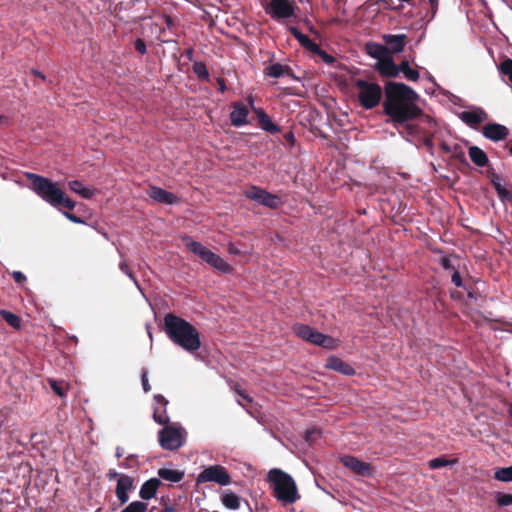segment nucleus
Masks as SVG:
<instances>
[{"mask_svg":"<svg viewBox=\"0 0 512 512\" xmlns=\"http://www.w3.org/2000/svg\"><path fill=\"white\" fill-rule=\"evenodd\" d=\"M399 73H403L405 78L409 81L416 82L420 78V74L417 70L410 67L408 61H402L398 66Z\"/></svg>","mask_w":512,"mask_h":512,"instance_id":"nucleus-27","label":"nucleus"},{"mask_svg":"<svg viewBox=\"0 0 512 512\" xmlns=\"http://www.w3.org/2000/svg\"><path fill=\"white\" fill-rule=\"evenodd\" d=\"M356 86L358 88V99L364 108L372 109L380 103L382 90L378 84L358 80Z\"/></svg>","mask_w":512,"mask_h":512,"instance_id":"nucleus-7","label":"nucleus"},{"mask_svg":"<svg viewBox=\"0 0 512 512\" xmlns=\"http://www.w3.org/2000/svg\"><path fill=\"white\" fill-rule=\"evenodd\" d=\"M222 504L231 510H236L240 506V498L235 493L228 491L222 496Z\"/></svg>","mask_w":512,"mask_h":512,"instance_id":"nucleus-29","label":"nucleus"},{"mask_svg":"<svg viewBox=\"0 0 512 512\" xmlns=\"http://www.w3.org/2000/svg\"><path fill=\"white\" fill-rule=\"evenodd\" d=\"M161 484L157 478H151L146 481L140 488L139 495L144 500H149L156 495L157 489Z\"/></svg>","mask_w":512,"mask_h":512,"instance_id":"nucleus-23","label":"nucleus"},{"mask_svg":"<svg viewBox=\"0 0 512 512\" xmlns=\"http://www.w3.org/2000/svg\"><path fill=\"white\" fill-rule=\"evenodd\" d=\"M214 482L220 486H227L231 483V477L227 469L222 465H211L203 469L197 478V484Z\"/></svg>","mask_w":512,"mask_h":512,"instance_id":"nucleus-9","label":"nucleus"},{"mask_svg":"<svg viewBox=\"0 0 512 512\" xmlns=\"http://www.w3.org/2000/svg\"><path fill=\"white\" fill-rule=\"evenodd\" d=\"M133 487V479L128 475H119L116 486V496L124 504L128 501V492Z\"/></svg>","mask_w":512,"mask_h":512,"instance_id":"nucleus-17","label":"nucleus"},{"mask_svg":"<svg viewBox=\"0 0 512 512\" xmlns=\"http://www.w3.org/2000/svg\"><path fill=\"white\" fill-rule=\"evenodd\" d=\"M13 278L14 280L17 282V283H22L26 277L24 276L23 273H21L20 271H14L13 272Z\"/></svg>","mask_w":512,"mask_h":512,"instance_id":"nucleus-47","label":"nucleus"},{"mask_svg":"<svg viewBox=\"0 0 512 512\" xmlns=\"http://www.w3.org/2000/svg\"><path fill=\"white\" fill-rule=\"evenodd\" d=\"M147 504L141 501L131 502L125 509L121 512H146Z\"/></svg>","mask_w":512,"mask_h":512,"instance_id":"nucleus-35","label":"nucleus"},{"mask_svg":"<svg viewBox=\"0 0 512 512\" xmlns=\"http://www.w3.org/2000/svg\"><path fill=\"white\" fill-rule=\"evenodd\" d=\"M383 40L386 43L389 53H400L404 50L406 45L405 34H386L383 35Z\"/></svg>","mask_w":512,"mask_h":512,"instance_id":"nucleus-18","label":"nucleus"},{"mask_svg":"<svg viewBox=\"0 0 512 512\" xmlns=\"http://www.w3.org/2000/svg\"><path fill=\"white\" fill-rule=\"evenodd\" d=\"M497 192L500 196H506L507 192L506 190L500 185V183L494 182Z\"/></svg>","mask_w":512,"mask_h":512,"instance_id":"nucleus-48","label":"nucleus"},{"mask_svg":"<svg viewBox=\"0 0 512 512\" xmlns=\"http://www.w3.org/2000/svg\"><path fill=\"white\" fill-rule=\"evenodd\" d=\"M162 512H176V510L171 506H167L162 510Z\"/></svg>","mask_w":512,"mask_h":512,"instance_id":"nucleus-53","label":"nucleus"},{"mask_svg":"<svg viewBox=\"0 0 512 512\" xmlns=\"http://www.w3.org/2000/svg\"><path fill=\"white\" fill-rule=\"evenodd\" d=\"M2 425H3V422H0V428L2 427Z\"/></svg>","mask_w":512,"mask_h":512,"instance_id":"nucleus-59","label":"nucleus"},{"mask_svg":"<svg viewBox=\"0 0 512 512\" xmlns=\"http://www.w3.org/2000/svg\"><path fill=\"white\" fill-rule=\"evenodd\" d=\"M469 157L475 165L480 167L485 166L488 162L486 153L477 146H472L469 148Z\"/></svg>","mask_w":512,"mask_h":512,"instance_id":"nucleus-24","label":"nucleus"},{"mask_svg":"<svg viewBox=\"0 0 512 512\" xmlns=\"http://www.w3.org/2000/svg\"><path fill=\"white\" fill-rule=\"evenodd\" d=\"M287 67L280 63H274L265 69V75L273 78H279L287 73Z\"/></svg>","mask_w":512,"mask_h":512,"instance_id":"nucleus-31","label":"nucleus"},{"mask_svg":"<svg viewBox=\"0 0 512 512\" xmlns=\"http://www.w3.org/2000/svg\"><path fill=\"white\" fill-rule=\"evenodd\" d=\"M7 122V118L4 115H0V125H3Z\"/></svg>","mask_w":512,"mask_h":512,"instance_id":"nucleus-54","label":"nucleus"},{"mask_svg":"<svg viewBox=\"0 0 512 512\" xmlns=\"http://www.w3.org/2000/svg\"><path fill=\"white\" fill-rule=\"evenodd\" d=\"M63 214L68 220H70L73 223H77V224L84 223V221L81 218H79L78 216H76L75 214H71L69 212H63Z\"/></svg>","mask_w":512,"mask_h":512,"instance_id":"nucleus-43","label":"nucleus"},{"mask_svg":"<svg viewBox=\"0 0 512 512\" xmlns=\"http://www.w3.org/2000/svg\"><path fill=\"white\" fill-rule=\"evenodd\" d=\"M164 325L171 341L187 352H195L201 347L199 332L186 320L173 314H168L164 318Z\"/></svg>","mask_w":512,"mask_h":512,"instance_id":"nucleus-2","label":"nucleus"},{"mask_svg":"<svg viewBox=\"0 0 512 512\" xmlns=\"http://www.w3.org/2000/svg\"><path fill=\"white\" fill-rule=\"evenodd\" d=\"M48 383L51 387V389L59 396V397H65L67 393V386L64 385L61 382L56 381L55 379H48Z\"/></svg>","mask_w":512,"mask_h":512,"instance_id":"nucleus-34","label":"nucleus"},{"mask_svg":"<svg viewBox=\"0 0 512 512\" xmlns=\"http://www.w3.org/2000/svg\"><path fill=\"white\" fill-rule=\"evenodd\" d=\"M193 71L194 73L200 77V78H203V79H207L209 74H208V71H207V68L205 66V64H203L202 62H196L194 63L193 65Z\"/></svg>","mask_w":512,"mask_h":512,"instance_id":"nucleus-39","label":"nucleus"},{"mask_svg":"<svg viewBox=\"0 0 512 512\" xmlns=\"http://www.w3.org/2000/svg\"><path fill=\"white\" fill-rule=\"evenodd\" d=\"M292 330L299 338L326 349L332 350L335 349L338 345L337 341L331 336L320 333L316 329L306 324H295L292 327Z\"/></svg>","mask_w":512,"mask_h":512,"instance_id":"nucleus-6","label":"nucleus"},{"mask_svg":"<svg viewBox=\"0 0 512 512\" xmlns=\"http://www.w3.org/2000/svg\"><path fill=\"white\" fill-rule=\"evenodd\" d=\"M376 68L386 77H397L399 75L398 66L394 63L390 54L380 61H377Z\"/></svg>","mask_w":512,"mask_h":512,"instance_id":"nucleus-20","label":"nucleus"},{"mask_svg":"<svg viewBox=\"0 0 512 512\" xmlns=\"http://www.w3.org/2000/svg\"><path fill=\"white\" fill-rule=\"evenodd\" d=\"M27 179L32 182L33 191L44 201L52 206H63L67 209H74L76 203L71 200L58 186L48 178L34 173H26Z\"/></svg>","mask_w":512,"mask_h":512,"instance_id":"nucleus-4","label":"nucleus"},{"mask_svg":"<svg viewBox=\"0 0 512 512\" xmlns=\"http://www.w3.org/2000/svg\"><path fill=\"white\" fill-rule=\"evenodd\" d=\"M68 186L71 191L78 194L80 197L84 199H90L98 192L97 189L87 187L79 180L70 181L68 183Z\"/></svg>","mask_w":512,"mask_h":512,"instance_id":"nucleus-22","label":"nucleus"},{"mask_svg":"<svg viewBox=\"0 0 512 512\" xmlns=\"http://www.w3.org/2000/svg\"><path fill=\"white\" fill-rule=\"evenodd\" d=\"M451 280L455 286H457V287L462 286V278L458 271H455L453 273Z\"/></svg>","mask_w":512,"mask_h":512,"instance_id":"nucleus-44","label":"nucleus"},{"mask_svg":"<svg viewBox=\"0 0 512 512\" xmlns=\"http://www.w3.org/2000/svg\"><path fill=\"white\" fill-rule=\"evenodd\" d=\"M148 195L152 200L158 203L171 205L179 202L176 195L157 186H150Z\"/></svg>","mask_w":512,"mask_h":512,"instance_id":"nucleus-12","label":"nucleus"},{"mask_svg":"<svg viewBox=\"0 0 512 512\" xmlns=\"http://www.w3.org/2000/svg\"><path fill=\"white\" fill-rule=\"evenodd\" d=\"M494 478L501 482H512V465L496 470Z\"/></svg>","mask_w":512,"mask_h":512,"instance_id":"nucleus-32","label":"nucleus"},{"mask_svg":"<svg viewBox=\"0 0 512 512\" xmlns=\"http://www.w3.org/2000/svg\"><path fill=\"white\" fill-rule=\"evenodd\" d=\"M257 116L261 127L268 132H278V127L271 121L270 117L262 110L257 111Z\"/></svg>","mask_w":512,"mask_h":512,"instance_id":"nucleus-30","label":"nucleus"},{"mask_svg":"<svg viewBox=\"0 0 512 512\" xmlns=\"http://www.w3.org/2000/svg\"><path fill=\"white\" fill-rule=\"evenodd\" d=\"M32 73H33L35 76L40 77L42 80H45V76H44L41 72H39V71H37V70H34Z\"/></svg>","mask_w":512,"mask_h":512,"instance_id":"nucleus-51","label":"nucleus"},{"mask_svg":"<svg viewBox=\"0 0 512 512\" xmlns=\"http://www.w3.org/2000/svg\"><path fill=\"white\" fill-rule=\"evenodd\" d=\"M290 32L294 35V37L300 42L302 46L305 48L311 50V51H318L319 46L314 43L312 40H310L306 35L302 34L298 29L295 27H290Z\"/></svg>","mask_w":512,"mask_h":512,"instance_id":"nucleus-25","label":"nucleus"},{"mask_svg":"<svg viewBox=\"0 0 512 512\" xmlns=\"http://www.w3.org/2000/svg\"><path fill=\"white\" fill-rule=\"evenodd\" d=\"M455 463V460H446L442 457L434 458L429 461V467L431 469H439L444 466L452 465Z\"/></svg>","mask_w":512,"mask_h":512,"instance_id":"nucleus-36","label":"nucleus"},{"mask_svg":"<svg viewBox=\"0 0 512 512\" xmlns=\"http://www.w3.org/2000/svg\"><path fill=\"white\" fill-rule=\"evenodd\" d=\"M244 195L246 198L271 209L279 207L282 203L281 199L277 195L271 194L256 186H252L247 189L244 192Z\"/></svg>","mask_w":512,"mask_h":512,"instance_id":"nucleus-11","label":"nucleus"},{"mask_svg":"<svg viewBox=\"0 0 512 512\" xmlns=\"http://www.w3.org/2000/svg\"><path fill=\"white\" fill-rule=\"evenodd\" d=\"M158 475L160 478L174 483L181 481L184 477L183 472L168 468L159 469Z\"/></svg>","mask_w":512,"mask_h":512,"instance_id":"nucleus-26","label":"nucleus"},{"mask_svg":"<svg viewBox=\"0 0 512 512\" xmlns=\"http://www.w3.org/2000/svg\"><path fill=\"white\" fill-rule=\"evenodd\" d=\"M248 102H249L250 106H253V104H254V99H253V97H252V96H249V97H248Z\"/></svg>","mask_w":512,"mask_h":512,"instance_id":"nucleus-55","label":"nucleus"},{"mask_svg":"<svg viewBox=\"0 0 512 512\" xmlns=\"http://www.w3.org/2000/svg\"><path fill=\"white\" fill-rule=\"evenodd\" d=\"M432 9L435 11L438 7V0H429Z\"/></svg>","mask_w":512,"mask_h":512,"instance_id":"nucleus-50","label":"nucleus"},{"mask_svg":"<svg viewBox=\"0 0 512 512\" xmlns=\"http://www.w3.org/2000/svg\"><path fill=\"white\" fill-rule=\"evenodd\" d=\"M11 413V409L8 408V407H4L2 409H0V415L2 416H8L9 414Z\"/></svg>","mask_w":512,"mask_h":512,"instance_id":"nucleus-49","label":"nucleus"},{"mask_svg":"<svg viewBox=\"0 0 512 512\" xmlns=\"http://www.w3.org/2000/svg\"><path fill=\"white\" fill-rule=\"evenodd\" d=\"M325 367L337 371L346 376H351L355 374V370L350 364L344 362L343 360L335 356H331L327 359Z\"/></svg>","mask_w":512,"mask_h":512,"instance_id":"nucleus-19","label":"nucleus"},{"mask_svg":"<svg viewBox=\"0 0 512 512\" xmlns=\"http://www.w3.org/2000/svg\"><path fill=\"white\" fill-rule=\"evenodd\" d=\"M343 465L351 469L358 475H369L371 473V465L360 461L353 456H344L341 458Z\"/></svg>","mask_w":512,"mask_h":512,"instance_id":"nucleus-16","label":"nucleus"},{"mask_svg":"<svg viewBox=\"0 0 512 512\" xmlns=\"http://www.w3.org/2000/svg\"><path fill=\"white\" fill-rule=\"evenodd\" d=\"M100 233H101V235H102L105 239H107V240L109 239V236H108L107 232H105V231H101Z\"/></svg>","mask_w":512,"mask_h":512,"instance_id":"nucleus-56","label":"nucleus"},{"mask_svg":"<svg viewBox=\"0 0 512 512\" xmlns=\"http://www.w3.org/2000/svg\"><path fill=\"white\" fill-rule=\"evenodd\" d=\"M141 380L144 392H149L151 390V386L148 381V375L146 370H143Z\"/></svg>","mask_w":512,"mask_h":512,"instance_id":"nucleus-41","label":"nucleus"},{"mask_svg":"<svg viewBox=\"0 0 512 512\" xmlns=\"http://www.w3.org/2000/svg\"><path fill=\"white\" fill-rule=\"evenodd\" d=\"M119 268L120 270L125 273L130 279H132L135 283V285L137 286V288H140L139 287V284L138 282L135 280L133 274L130 272L129 268H128V265L127 263L125 262V260H122L119 264Z\"/></svg>","mask_w":512,"mask_h":512,"instance_id":"nucleus-40","label":"nucleus"},{"mask_svg":"<svg viewBox=\"0 0 512 512\" xmlns=\"http://www.w3.org/2000/svg\"><path fill=\"white\" fill-rule=\"evenodd\" d=\"M135 49L140 53V54H145L146 53V44L145 42L142 40V39H137L135 41Z\"/></svg>","mask_w":512,"mask_h":512,"instance_id":"nucleus-42","label":"nucleus"},{"mask_svg":"<svg viewBox=\"0 0 512 512\" xmlns=\"http://www.w3.org/2000/svg\"><path fill=\"white\" fill-rule=\"evenodd\" d=\"M185 430L178 424L166 425L159 431V443L162 448L175 450L183 445Z\"/></svg>","mask_w":512,"mask_h":512,"instance_id":"nucleus-8","label":"nucleus"},{"mask_svg":"<svg viewBox=\"0 0 512 512\" xmlns=\"http://www.w3.org/2000/svg\"><path fill=\"white\" fill-rule=\"evenodd\" d=\"M154 412L153 419L155 422L161 425H168L169 417L166 413V407L168 405V401L160 394H156L154 396Z\"/></svg>","mask_w":512,"mask_h":512,"instance_id":"nucleus-13","label":"nucleus"},{"mask_svg":"<svg viewBox=\"0 0 512 512\" xmlns=\"http://www.w3.org/2000/svg\"><path fill=\"white\" fill-rule=\"evenodd\" d=\"M483 135L492 141H500L505 139L508 134L509 130L506 126L498 124V123H492L487 124L483 127Z\"/></svg>","mask_w":512,"mask_h":512,"instance_id":"nucleus-15","label":"nucleus"},{"mask_svg":"<svg viewBox=\"0 0 512 512\" xmlns=\"http://www.w3.org/2000/svg\"><path fill=\"white\" fill-rule=\"evenodd\" d=\"M249 115V110L247 106H245L241 102H235L232 106V111L230 113V120L233 126L241 127L248 123L247 118Z\"/></svg>","mask_w":512,"mask_h":512,"instance_id":"nucleus-14","label":"nucleus"},{"mask_svg":"<svg viewBox=\"0 0 512 512\" xmlns=\"http://www.w3.org/2000/svg\"><path fill=\"white\" fill-rule=\"evenodd\" d=\"M122 456H123V450H122V448L118 447L116 449V457L121 458Z\"/></svg>","mask_w":512,"mask_h":512,"instance_id":"nucleus-52","label":"nucleus"},{"mask_svg":"<svg viewBox=\"0 0 512 512\" xmlns=\"http://www.w3.org/2000/svg\"><path fill=\"white\" fill-rule=\"evenodd\" d=\"M510 153H511V155H512V147L510 148Z\"/></svg>","mask_w":512,"mask_h":512,"instance_id":"nucleus-60","label":"nucleus"},{"mask_svg":"<svg viewBox=\"0 0 512 512\" xmlns=\"http://www.w3.org/2000/svg\"><path fill=\"white\" fill-rule=\"evenodd\" d=\"M241 396H242L244 399L248 400V401L250 400V399H249V397H248V396H246V395L241 394Z\"/></svg>","mask_w":512,"mask_h":512,"instance_id":"nucleus-58","label":"nucleus"},{"mask_svg":"<svg viewBox=\"0 0 512 512\" xmlns=\"http://www.w3.org/2000/svg\"><path fill=\"white\" fill-rule=\"evenodd\" d=\"M500 72L507 76L509 81L512 83V59H505L499 66Z\"/></svg>","mask_w":512,"mask_h":512,"instance_id":"nucleus-37","label":"nucleus"},{"mask_svg":"<svg viewBox=\"0 0 512 512\" xmlns=\"http://www.w3.org/2000/svg\"><path fill=\"white\" fill-rule=\"evenodd\" d=\"M181 240L190 252L219 272L229 274L233 271L232 266L224 258L211 251L201 242L193 240L188 235H182Z\"/></svg>","mask_w":512,"mask_h":512,"instance_id":"nucleus-5","label":"nucleus"},{"mask_svg":"<svg viewBox=\"0 0 512 512\" xmlns=\"http://www.w3.org/2000/svg\"><path fill=\"white\" fill-rule=\"evenodd\" d=\"M272 494L283 505H291L300 499L297 484L293 477L281 469L273 468L268 472Z\"/></svg>","mask_w":512,"mask_h":512,"instance_id":"nucleus-3","label":"nucleus"},{"mask_svg":"<svg viewBox=\"0 0 512 512\" xmlns=\"http://www.w3.org/2000/svg\"><path fill=\"white\" fill-rule=\"evenodd\" d=\"M368 53L377 61L387 57L389 55L388 48L380 44H369L367 45Z\"/></svg>","mask_w":512,"mask_h":512,"instance_id":"nucleus-28","label":"nucleus"},{"mask_svg":"<svg viewBox=\"0 0 512 512\" xmlns=\"http://www.w3.org/2000/svg\"><path fill=\"white\" fill-rule=\"evenodd\" d=\"M509 414H510V416L512 417V404H511V405H510V407H509Z\"/></svg>","mask_w":512,"mask_h":512,"instance_id":"nucleus-57","label":"nucleus"},{"mask_svg":"<svg viewBox=\"0 0 512 512\" xmlns=\"http://www.w3.org/2000/svg\"><path fill=\"white\" fill-rule=\"evenodd\" d=\"M314 52L318 53L326 63L333 62V57L328 55L325 51H322L320 48L318 51H314Z\"/></svg>","mask_w":512,"mask_h":512,"instance_id":"nucleus-45","label":"nucleus"},{"mask_svg":"<svg viewBox=\"0 0 512 512\" xmlns=\"http://www.w3.org/2000/svg\"><path fill=\"white\" fill-rule=\"evenodd\" d=\"M460 119L467 125L476 127L487 119V114L482 109L463 111L460 114Z\"/></svg>","mask_w":512,"mask_h":512,"instance_id":"nucleus-21","label":"nucleus"},{"mask_svg":"<svg viewBox=\"0 0 512 512\" xmlns=\"http://www.w3.org/2000/svg\"><path fill=\"white\" fill-rule=\"evenodd\" d=\"M228 252L232 255L241 254V250L232 242L228 244Z\"/></svg>","mask_w":512,"mask_h":512,"instance_id":"nucleus-46","label":"nucleus"},{"mask_svg":"<svg viewBox=\"0 0 512 512\" xmlns=\"http://www.w3.org/2000/svg\"><path fill=\"white\" fill-rule=\"evenodd\" d=\"M496 503L500 507L512 505V494L497 493L495 496Z\"/></svg>","mask_w":512,"mask_h":512,"instance_id":"nucleus-38","label":"nucleus"},{"mask_svg":"<svg viewBox=\"0 0 512 512\" xmlns=\"http://www.w3.org/2000/svg\"><path fill=\"white\" fill-rule=\"evenodd\" d=\"M418 94L403 83L390 82L385 86L384 112L395 124H404L421 113Z\"/></svg>","mask_w":512,"mask_h":512,"instance_id":"nucleus-1","label":"nucleus"},{"mask_svg":"<svg viewBox=\"0 0 512 512\" xmlns=\"http://www.w3.org/2000/svg\"><path fill=\"white\" fill-rule=\"evenodd\" d=\"M296 5L289 0H271L265 5V12L275 20L287 19L295 16Z\"/></svg>","mask_w":512,"mask_h":512,"instance_id":"nucleus-10","label":"nucleus"},{"mask_svg":"<svg viewBox=\"0 0 512 512\" xmlns=\"http://www.w3.org/2000/svg\"><path fill=\"white\" fill-rule=\"evenodd\" d=\"M0 314L3 317V319L10 326H12L13 328H16V329L20 328L21 321H20L19 317L16 314H14V313H12L10 311H7V310H1Z\"/></svg>","mask_w":512,"mask_h":512,"instance_id":"nucleus-33","label":"nucleus"}]
</instances>
